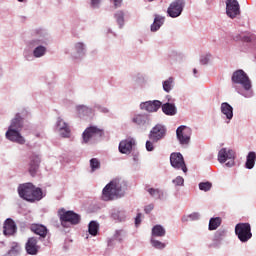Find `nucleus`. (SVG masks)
I'll return each mask as SVG.
<instances>
[{
    "label": "nucleus",
    "instance_id": "1",
    "mask_svg": "<svg viewBox=\"0 0 256 256\" xmlns=\"http://www.w3.org/2000/svg\"><path fill=\"white\" fill-rule=\"evenodd\" d=\"M23 50V58L25 61H35V59H43L49 52L51 45V35L43 28H36L32 31V38L26 41Z\"/></svg>",
    "mask_w": 256,
    "mask_h": 256
},
{
    "label": "nucleus",
    "instance_id": "2",
    "mask_svg": "<svg viewBox=\"0 0 256 256\" xmlns=\"http://www.w3.org/2000/svg\"><path fill=\"white\" fill-rule=\"evenodd\" d=\"M231 81L233 89H235L239 95H242V97L246 99L253 97V84L251 83L249 75H247L244 70L239 69L233 72Z\"/></svg>",
    "mask_w": 256,
    "mask_h": 256
},
{
    "label": "nucleus",
    "instance_id": "3",
    "mask_svg": "<svg viewBox=\"0 0 256 256\" xmlns=\"http://www.w3.org/2000/svg\"><path fill=\"white\" fill-rule=\"evenodd\" d=\"M127 191V181L116 178L110 181L102 190V201H114L125 197Z\"/></svg>",
    "mask_w": 256,
    "mask_h": 256
},
{
    "label": "nucleus",
    "instance_id": "4",
    "mask_svg": "<svg viewBox=\"0 0 256 256\" xmlns=\"http://www.w3.org/2000/svg\"><path fill=\"white\" fill-rule=\"evenodd\" d=\"M17 191L19 198L28 201V203H37L46 195L41 188L31 182L20 184Z\"/></svg>",
    "mask_w": 256,
    "mask_h": 256
},
{
    "label": "nucleus",
    "instance_id": "5",
    "mask_svg": "<svg viewBox=\"0 0 256 256\" xmlns=\"http://www.w3.org/2000/svg\"><path fill=\"white\" fill-rule=\"evenodd\" d=\"M167 137V126L164 124L158 123L154 127L151 128L148 139L146 141L145 147L146 151L149 153L155 151V143H159L160 141H163Z\"/></svg>",
    "mask_w": 256,
    "mask_h": 256
},
{
    "label": "nucleus",
    "instance_id": "6",
    "mask_svg": "<svg viewBox=\"0 0 256 256\" xmlns=\"http://www.w3.org/2000/svg\"><path fill=\"white\" fill-rule=\"evenodd\" d=\"M58 217L62 227H67V223H70L71 225H79V223H81V215L71 210L66 211L65 208L58 210Z\"/></svg>",
    "mask_w": 256,
    "mask_h": 256
},
{
    "label": "nucleus",
    "instance_id": "7",
    "mask_svg": "<svg viewBox=\"0 0 256 256\" xmlns=\"http://www.w3.org/2000/svg\"><path fill=\"white\" fill-rule=\"evenodd\" d=\"M234 232L236 237L240 240V243H247L253 238V232H251V224L249 222L236 224Z\"/></svg>",
    "mask_w": 256,
    "mask_h": 256
},
{
    "label": "nucleus",
    "instance_id": "8",
    "mask_svg": "<svg viewBox=\"0 0 256 256\" xmlns=\"http://www.w3.org/2000/svg\"><path fill=\"white\" fill-rule=\"evenodd\" d=\"M237 158L235 152L231 148H222L218 152V162L223 165L225 163V167L231 169V167H235V159Z\"/></svg>",
    "mask_w": 256,
    "mask_h": 256
},
{
    "label": "nucleus",
    "instance_id": "9",
    "mask_svg": "<svg viewBox=\"0 0 256 256\" xmlns=\"http://www.w3.org/2000/svg\"><path fill=\"white\" fill-rule=\"evenodd\" d=\"M105 131L97 126H89L82 133V143L87 145L91 139H103Z\"/></svg>",
    "mask_w": 256,
    "mask_h": 256
},
{
    "label": "nucleus",
    "instance_id": "10",
    "mask_svg": "<svg viewBox=\"0 0 256 256\" xmlns=\"http://www.w3.org/2000/svg\"><path fill=\"white\" fill-rule=\"evenodd\" d=\"M191 135H193V130L186 125H181L176 129V138L182 147H188L191 143Z\"/></svg>",
    "mask_w": 256,
    "mask_h": 256
},
{
    "label": "nucleus",
    "instance_id": "11",
    "mask_svg": "<svg viewBox=\"0 0 256 256\" xmlns=\"http://www.w3.org/2000/svg\"><path fill=\"white\" fill-rule=\"evenodd\" d=\"M170 165L173 169H176V171H183L185 175H187V172L189 171L187 164H185V158H183L181 152H173L170 155Z\"/></svg>",
    "mask_w": 256,
    "mask_h": 256
},
{
    "label": "nucleus",
    "instance_id": "12",
    "mask_svg": "<svg viewBox=\"0 0 256 256\" xmlns=\"http://www.w3.org/2000/svg\"><path fill=\"white\" fill-rule=\"evenodd\" d=\"M130 121L132 125H136L137 127H149L152 123L151 115L147 113H132Z\"/></svg>",
    "mask_w": 256,
    "mask_h": 256
},
{
    "label": "nucleus",
    "instance_id": "13",
    "mask_svg": "<svg viewBox=\"0 0 256 256\" xmlns=\"http://www.w3.org/2000/svg\"><path fill=\"white\" fill-rule=\"evenodd\" d=\"M183 9H185V0H175L168 7L167 14L172 19H177V17H181Z\"/></svg>",
    "mask_w": 256,
    "mask_h": 256
},
{
    "label": "nucleus",
    "instance_id": "14",
    "mask_svg": "<svg viewBox=\"0 0 256 256\" xmlns=\"http://www.w3.org/2000/svg\"><path fill=\"white\" fill-rule=\"evenodd\" d=\"M226 15L230 19H235L238 15H241V5L237 0H226Z\"/></svg>",
    "mask_w": 256,
    "mask_h": 256
},
{
    "label": "nucleus",
    "instance_id": "15",
    "mask_svg": "<svg viewBox=\"0 0 256 256\" xmlns=\"http://www.w3.org/2000/svg\"><path fill=\"white\" fill-rule=\"evenodd\" d=\"M70 55L74 61H81L87 55V44L85 42L74 43L73 52Z\"/></svg>",
    "mask_w": 256,
    "mask_h": 256
},
{
    "label": "nucleus",
    "instance_id": "16",
    "mask_svg": "<svg viewBox=\"0 0 256 256\" xmlns=\"http://www.w3.org/2000/svg\"><path fill=\"white\" fill-rule=\"evenodd\" d=\"M55 129L64 139L71 137V128L69 127V124L63 120V118H57Z\"/></svg>",
    "mask_w": 256,
    "mask_h": 256
},
{
    "label": "nucleus",
    "instance_id": "17",
    "mask_svg": "<svg viewBox=\"0 0 256 256\" xmlns=\"http://www.w3.org/2000/svg\"><path fill=\"white\" fill-rule=\"evenodd\" d=\"M6 139L12 143H18V145H25V137L21 135V130L8 128L6 131Z\"/></svg>",
    "mask_w": 256,
    "mask_h": 256
},
{
    "label": "nucleus",
    "instance_id": "18",
    "mask_svg": "<svg viewBox=\"0 0 256 256\" xmlns=\"http://www.w3.org/2000/svg\"><path fill=\"white\" fill-rule=\"evenodd\" d=\"M135 145H137V141L135 140V138H127L120 141L118 149L119 152L122 153V155H129L131 151H133Z\"/></svg>",
    "mask_w": 256,
    "mask_h": 256
},
{
    "label": "nucleus",
    "instance_id": "19",
    "mask_svg": "<svg viewBox=\"0 0 256 256\" xmlns=\"http://www.w3.org/2000/svg\"><path fill=\"white\" fill-rule=\"evenodd\" d=\"M141 111H147V113H157L161 108V101L159 100H149L146 102L140 103Z\"/></svg>",
    "mask_w": 256,
    "mask_h": 256
},
{
    "label": "nucleus",
    "instance_id": "20",
    "mask_svg": "<svg viewBox=\"0 0 256 256\" xmlns=\"http://www.w3.org/2000/svg\"><path fill=\"white\" fill-rule=\"evenodd\" d=\"M29 168L28 171L32 177L37 175V171L39 170V165H41V156L39 154L32 153L29 157Z\"/></svg>",
    "mask_w": 256,
    "mask_h": 256
},
{
    "label": "nucleus",
    "instance_id": "21",
    "mask_svg": "<svg viewBox=\"0 0 256 256\" xmlns=\"http://www.w3.org/2000/svg\"><path fill=\"white\" fill-rule=\"evenodd\" d=\"M37 243H38L37 237L28 238L25 244L26 253L28 255H37V253H39V249H41V247L37 245Z\"/></svg>",
    "mask_w": 256,
    "mask_h": 256
},
{
    "label": "nucleus",
    "instance_id": "22",
    "mask_svg": "<svg viewBox=\"0 0 256 256\" xmlns=\"http://www.w3.org/2000/svg\"><path fill=\"white\" fill-rule=\"evenodd\" d=\"M17 233V224H15V221L11 218H7L4 222L3 227V234L6 237H11V235H14Z\"/></svg>",
    "mask_w": 256,
    "mask_h": 256
},
{
    "label": "nucleus",
    "instance_id": "23",
    "mask_svg": "<svg viewBox=\"0 0 256 256\" xmlns=\"http://www.w3.org/2000/svg\"><path fill=\"white\" fill-rule=\"evenodd\" d=\"M160 107L162 109V113L167 115V117H175V115H177V105H175V102H161Z\"/></svg>",
    "mask_w": 256,
    "mask_h": 256
},
{
    "label": "nucleus",
    "instance_id": "24",
    "mask_svg": "<svg viewBox=\"0 0 256 256\" xmlns=\"http://www.w3.org/2000/svg\"><path fill=\"white\" fill-rule=\"evenodd\" d=\"M25 125V119L21 116V113H16L14 118L10 122L8 129H16L21 131Z\"/></svg>",
    "mask_w": 256,
    "mask_h": 256
},
{
    "label": "nucleus",
    "instance_id": "25",
    "mask_svg": "<svg viewBox=\"0 0 256 256\" xmlns=\"http://www.w3.org/2000/svg\"><path fill=\"white\" fill-rule=\"evenodd\" d=\"M220 111L222 115H224V119H226V123H231V119H233V106L228 102H223L220 106Z\"/></svg>",
    "mask_w": 256,
    "mask_h": 256
},
{
    "label": "nucleus",
    "instance_id": "26",
    "mask_svg": "<svg viewBox=\"0 0 256 256\" xmlns=\"http://www.w3.org/2000/svg\"><path fill=\"white\" fill-rule=\"evenodd\" d=\"M164 23H165V17L156 14L154 21L150 26L151 32L157 33V31H159L161 27H163Z\"/></svg>",
    "mask_w": 256,
    "mask_h": 256
},
{
    "label": "nucleus",
    "instance_id": "27",
    "mask_svg": "<svg viewBox=\"0 0 256 256\" xmlns=\"http://www.w3.org/2000/svg\"><path fill=\"white\" fill-rule=\"evenodd\" d=\"M31 231L35 233V235H39V239H45L48 233L47 228L42 224H33L31 226Z\"/></svg>",
    "mask_w": 256,
    "mask_h": 256
},
{
    "label": "nucleus",
    "instance_id": "28",
    "mask_svg": "<svg viewBox=\"0 0 256 256\" xmlns=\"http://www.w3.org/2000/svg\"><path fill=\"white\" fill-rule=\"evenodd\" d=\"M125 15H127V11L125 10H117L113 14V18L115 19L116 24L120 29H123V27H125Z\"/></svg>",
    "mask_w": 256,
    "mask_h": 256
},
{
    "label": "nucleus",
    "instance_id": "29",
    "mask_svg": "<svg viewBox=\"0 0 256 256\" xmlns=\"http://www.w3.org/2000/svg\"><path fill=\"white\" fill-rule=\"evenodd\" d=\"M167 235V230L161 224H156L152 227L151 237L153 239H157V237H165Z\"/></svg>",
    "mask_w": 256,
    "mask_h": 256
},
{
    "label": "nucleus",
    "instance_id": "30",
    "mask_svg": "<svg viewBox=\"0 0 256 256\" xmlns=\"http://www.w3.org/2000/svg\"><path fill=\"white\" fill-rule=\"evenodd\" d=\"M111 217L115 221H119L121 223L127 219V212L123 209H113L111 212Z\"/></svg>",
    "mask_w": 256,
    "mask_h": 256
},
{
    "label": "nucleus",
    "instance_id": "31",
    "mask_svg": "<svg viewBox=\"0 0 256 256\" xmlns=\"http://www.w3.org/2000/svg\"><path fill=\"white\" fill-rule=\"evenodd\" d=\"M145 191H147V193H149L150 196L153 197V199H163V197H165V192H163V190L159 189V188H150L149 186L145 187Z\"/></svg>",
    "mask_w": 256,
    "mask_h": 256
},
{
    "label": "nucleus",
    "instance_id": "32",
    "mask_svg": "<svg viewBox=\"0 0 256 256\" xmlns=\"http://www.w3.org/2000/svg\"><path fill=\"white\" fill-rule=\"evenodd\" d=\"M221 223H223V219H221V217L210 218L208 224V231H217V229L221 227Z\"/></svg>",
    "mask_w": 256,
    "mask_h": 256
},
{
    "label": "nucleus",
    "instance_id": "33",
    "mask_svg": "<svg viewBox=\"0 0 256 256\" xmlns=\"http://www.w3.org/2000/svg\"><path fill=\"white\" fill-rule=\"evenodd\" d=\"M76 111L78 115H82L83 117H89V115H93V108L87 105H78L76 106Z\"/></svg>",
    "mask_w": 256,
    "mask_h": 256
},
{
    "label": "nucleus",
    "instance_id": "34",
    "mask_svg": "<svg viewBox=\"0 0 256 256\" xmlns=\"http://www.w3.org/2000/svg\"><path fill=\"white\" fill-rule=\"evenodd\" d=\"M256 162V153L254 151H250L246 156L245 168L253 169L255 167Z\"/></svg>",
    "mask_w": 256,
    "mask_h": 256
},
{
    "label": "nucleus",
    "instance_id": "35",
    "mask_svg": "<svg viewBox=\"0 0 256 256\" xmlns=\"http://www.w3.org/2000/svg\"><path fill=\"white\" fill-rule=\"evenodd\" d=\"M88 233L92 235V237H97V233H99V222L92 220L88 224Z\"/></svg>",
    "mask_w": 256,
    "mask_h": 256
},
{
    "label": "nucleus",
    "instance_id": "36",
    "mask_svg": "<svg viewBox=\"0 0 256 256\" xmlns=\"http://www.w3.org/2000/svg\"><path fill=\"white\" fill-rule=\"evenodd\" d=\"M150 245L153 249H157L158 251H163V249L167 247L165 242H161L160 240H157V238H150Z\"/></svg>",
    "mask_w": 256,
    "mask_h": 256
},
{
    "label": "nucleus",
    "instance_id": "37",
    "mask_svg": "<svg viewBox=\"0 0 256 256\" xmlns=\"http://www.w3.org/2000/svg\"><path fill=\"white\" fill-rule=\"evenodd\" d=\"M174 81L175 79L173 77H169L167 80L162 82L163 91H165V93H171V91H173Z\"/></svg>",
    "mask_w": 256,
    "mask_h": 256
},
{
    "label": "nucleus",
    "instance_id": "38",
    "mask_svg": "<svg viewBox=\"0 0 256 256\" xmlns=\"http://www.w3.org/2000/svg\"><path fill=\"white\" fill-rule=\"evenodd\" d=\"M118 243H123V239L127 237V231L120 229V230H115L113 236H112Z\"/></svg>",
    "mask_w": 256,
    "mask_h": 256
},
{
    "label": "nucleus",
    "instance_id": "39",
    "mask_svg": "<svg viewBox=\"0 0 256 256\" xmlns=\"http://www.w3.org/2000/svg\"><path fill=\"white\" fill-rule=\"evenodd\" d=\"M90 168L91 173H95V171H98V169H101V161L97 158L90 159Z\"/></svg>",
    "mask_w": 256,
    "mask_h": 256
},
{
    "label": "nucleus",
    "instance_id": "40",
    "mask_svg": "<svg viewBox=\"0 0 256 256\" xmlns=\"http://www.w3.org/2000/svg\"><path fill=\"white\" fill-rule=\"evenodd\" d=\"M227 229L225 228H219L215 233H214V237H216L217 239H219L220 241H225V238L227 237Z\"/></svg>",
    "mask_w": 256,
    "mask_h": 256
},
{
    "label": "nucleus",
    "instance_id": "41",
    "mask_svg": "<svg viewBox=\"0 0 256 256\" xmlns=\"http://www.w3.org/2000/svg\"><path fill=\"white\" fill-rule=\"evenodd\" d=\"M221 245H223V242L219 239L213 236L212 242L208 245L209 249H221Z\"/></svg>",
    "mask_w": 256,
    "mask_h": 256
},
{
    "label": "nucleus",
    "instance_id": "42",
    "mask_svg": "<svg viewBox=\"0 0 256 256\" xmlns=\"http://www.w3.org/2000/svg\"><path fill=\"white\" fill-rule=\"evenodd\" d=\"M199 190L204 191V193H207V191H211V188L213 187V184L209 181L206 182H200L198 184Z\"/></svg>",
    "mask_w": 256,
    "mask_h": 256
},
{
    "label": "nucleus",
    "instance_id": "43",
    "mask_svg": "<svg viewBox=\"0 0 256 256\" xmlns=\"http://www.w3.org/2000/svg\"><path fill=\"white\" fill-rule=\"evenodd\" d=\"M19 251H21V246L17 243H13L11 249L8 251V255L17 256L19 255Z\"/></svg>",
    "mask_w": 256,
    "mask_h": 256
},
{
    "label": "nucleus",
    "instance_id": "44",
    "mask_svg": "<svg viewBox=\"0 0 256 256\" xmlns=\"http://www.w3.org/2000/svg\"><path fill=\"white\" fill-rule=\"evenodd\" d=\"M94 109H97V111H99V113H103L104 115L111 113V110H109V108L102 106L100 104H95Z\"/></svg>",
    "mask_w": 256,
    "mask_h": 256
},
{
    "label": "nucleus",
    "instance_id": "45",
    "mask_svg": "<svg viewBox=\"0 0 256 256\" xmlns=\"http://www.w3.org/2000/svg\"><path fill=\"white\" fill-rule=\"evenodd\" d=\"M172 183L176 187H183V185H185V179H183V177L181 176H177L175 179L172 180Z\"/></svg>",
    "mask_w": 256,
    "mask_h": 256
},
{
    "label": "nucleus",
    "instance_id": "46",
    "mask_svg": "<svg viewBox=\"0 0 256 256\" xmlns=\"http://www.w3.org/2000/svg\"><path fill=\"white\" fill-rule=\"evenodd\" d=\"M102 3H103V0H90V8L101 9Z\"/></svg>",
    "mask_w": 256,
    "mask_h": 256
},
{
    "label": "nucleus",
    "instance_id": "47",
    "mask_svg": "<svg viewBox=\"0 0 256 256\" xmlns=\"http://www.w3.org/2000/svg\"><path fill=\"white\" fill-rule=\"evenodd\" d=\"M238 39H241V41H244V43H251V41H254L255 35L238 36Z\"/></svg>",
    "mask_w": 256,
    "mask_h": 256
},
{
    "label": "nucleus",
    "instance_id": "48",
    "mask_svg": "<svg viewBox=\"0 0 256 256\" xmlns=\"http://www.w3.org/2000/svg\"><path fill=\"white\" fill-rule=\"evenodd\" d=\"M211 54L202 55L200 57L201 65H209V61H211Z\"/></svg>",
    "mask_w": 256,
    "mask_h": 256
},
{
    "label": "nucleus",
    "instance_id": "49",
    "mask_svg": "<svg viewBox=\"0 0 256 256\" xmlns=\"http://www.w3.org/2000/svg\"><path fill=\"white\" fill-rule=\"evenodd\" d=\"M113 5V9H121L123 7V0H109Z\"/></svg>",
    "mask_w": 256,
    "mask_h": 256
},
{
    "label": "nucleus",
    "instance_id": "50",
    "mask_svg": "<svg viewBox=\"0 0 256 256\" xmlns=\"http://www.w3.org/2000/svg\"><path fill=\"white\" fill-rule=\"evenodd\" d=\"M190 221H199V218L201 217V214L199 212H194L188 215Z\"/></svg>",
    "mask_w": 256,
    "mask_h": 256
},
{
    "label": "nucleus",
    "instance_id": "51",
    "mask_svg": "<svg viewBox=\"0 0 256 256\" xmlns=\"http://www.w3.org/2000/svg\"><path fill=\"white\" fill-rule=\"evenodd\" d=\"M132 159H133L135 165L139 164V151L134 150L132 152Z\"/></svg>",
    "mask_w": 256,
    "mask_h": 256
},
{
    "label": "nucleus",
    "instance_id": "52",
    "mask_svg": "<svg viewBox=\"0 0 256 256\" xmlns=\"http://www.w3.org/2000/svg\"><path fill=\"white\" fill-rule=\"evenodd\" d=\"M115 238L112 236L111 238L108 239L107 245L110 249H113L115 247Z\"/></svg>",
    "mask_w": 256,
    "mask_h": 256
},
{
    "label": "nucleus",
    "instance_id": "53",
    "mask_svg": "<svg viewBox=\"0 0 256 256\" xmlns=\"http://www.w3.org/2000/svg\"><path fill=\"white\" fill-rule=\"evenodd\" d=\"M154 208H155V206L153 204H149V205L145 206L144 211L146 214H149V213H151V211H153Z\"/></svg>",
    "mask_w": 256,
    "mask_h": 256
},
{
    "label": "nucleus",
    "instance_id": "54",
    "mask_svg": "<svg viewBox=\"0 0 256 256\" xmlns=\"http://www.w3.org/2000/svg\"><path fill=\"white\" fill-rule=\"evenodd\" d=\"M135 225L136 227H139L141 225V213H138L135 217Z\"/></svg>",
    "mask_w": 256,
    "mask_h": 256
},
{
    "label": "nucleus",
    "instance_id": "55",
    "mask_svg": "<svg viewBox=\"0 0 256 256\" xmlns=\"http://www.w3.org/2000/svg\"><path fill=\"white\" fill-rule=\"evenodd\" d=\"M182 223H187L188 221H190L189 215H184L181 218Z\"/></svg>",
    "mask_w": 256,
    "mask_h": 256
},
{
    "label": "nucleus",
    "instance_id": "56",
    "mask_svg": "<svg viewBox=\"0 0 256 256\" xmlns=\"http://www.w3.org/2000/svg\"><path fill=\"white\" fill-rule=\"evenodd\" d=\"M166 99H167V103H175V99H173V97H171V95H167Z\"/></svg>",
    "mask_w": 256,
    "mask_h": 256
},
{
    "label": "nucleus",
    "instance_id": "57",
    "mask_svg": "<svg viewBox=\"0 0 256 256\" xmlns=\"http://www.w3.org/2000/svg\"><path fill=\"white\" fill-rule=\"evenodd\" d=\"M5 75V70L3 69V66L0 65V79Z\"/></svg>",
    "mask_w": 256,
    "mask_h": 256
},
{
    "label": "nucleus",
    "instance_id": "58",
    "mask_svg": "<svg viewBox=\"0 0 256 256\" xmlns=\"http://www.w3.org/2000/svg\"><path fill=\"white\" fill-rule=\"evenodd\" d=\"M107 33H111L114 37H117V34L115 32H113V30L111 28L107 29Z\"/></svg>",
    "mask_w": 256,
    "mask_h": 256
},
{
    "label": "nucleus",
    "instance_id": "59",
    "mask_svg": "<svg viewBox=\"0 0 256 256\" xmlns=\"http://www.w3.org/2000/svg\"><path fill=\"white\" fill-rule=\"evenodd\" d=\"M197 73H199V72L197 71V68H194V69H193V75H194V77H199V75H197Z\"/></svg>",
    "mask_w": 256,
    "mask_h": 256
},
{
    "label": "nucleus",
    "instance_id": "60",
    "mask_svg": "<svg viewBox=\"0 0 256 256\" xmlns=\"http://www.w3.org/2000/svg\"><path fill=\"white\" fill-rule=\"evenodd\" d=\"M18 3H25L27 0H17Z\"/></svg>",
    "mask_w": 256,
    "mask_h": 256
},
{
    "label": "nucleus",
    "instance_id": "61",
    "mask_svg": "<svg viewBox=\"0 0 256 256\" xmlns=\"http://www.w3.org/2000/svg\"><path fill=\"white\" fill-rule=\"evenodd\" d=\"M138 42L140 43V45H143V39H138Z\"/></svg>",
    "mask_w": 256,
    "mask_h": 256
},
{
    "label": "nucleus",
    "instance_id": "62",
    "mask_svg": "<svg viewBox=\"0 0 256 256\" xmlns=\"http://www.w3.org/2000/svg\"><path fill=\"white\" fill-rule=\"evenodd\" d=\"M65 55H69V50H64Z\"/></svg>",
    "mask_w": 256,
    "mask_h": 256
},
{
    "label": "nucleus",
    "instance_id": "63",
    "mask_svg": "<svg viewBox=\"0 0 256 256\" xmlns=\"http://www.w3.org/2000/svg\"><path fill=\"white\" fill-rule=\"evenodd\" d=\"M186 256H193V254H191V253H187V254H186Z\"/></svg>",
    "mask_w": 256,
    "mask_h": 256
},
{
    "label": "nucleus",
    "instance_id": "64",
    "mask_svg": "<svg viewBox=\"0 0 256 256\" xmlns=\"http://www.w3.org/2000/svg\"><path fill=\"white\" fill-rule=\"evenodd\" d=\"M149 1V3H151V2H153V1H155V0H148Z\"/></svg>",
    "mask_w": 256,
    "mask_h": 256
}]
</instances>
